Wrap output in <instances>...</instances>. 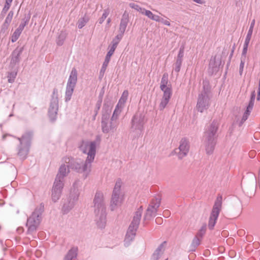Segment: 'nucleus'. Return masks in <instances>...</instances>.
I'll list each match as a JSON object with an SVG mask.
<instances>
[{
	"instance_id": "1",
	"label": "nucleus",
	"mask_w": 260,
	"mask_h": 260,
	"mask_svg": "<svg viewBox=\"0 0 260 260\" xmlns=\"http://www.w3.org/2000/svg\"><path fill=\"white\" fill-rule=\"evenodd\" d=\"M68 164V168L76 172L82 174L84 179L87 177L91 172V164L85 160V161L75 159L73 158L67 157L64 159Z\"/></svg>"
},
{
	"instance_id": "2",
	"label": "nucleus",
	"mask_w": 260,
	"mask_h": 260,
	"mask_svg": "<svg viewBox=\"0 0 260 260\" xmlns=\"http://www.w3.org/2000/svg\"><path fill=\"white\" fill-rule=\"evenodd\" d=\"M81 182L79 180H76L71 189L69 197L63 203L62 211L63 214H67L75 206L78 200L80 191L79 188L81 186Z\"/></svg>"
},
{
	"instance_id": "3",
	"label": "nucleus",
	"mask_w": 260,
	"mask_h": 260,
	"mask_svg": "<svg viewBox=\"0 0 260 260\" xmlns=\"http://www.w3.org/2000/svg\"><path fill=\"white\" fill-rule=\"evenodd\" d=\"M146 121L144 112L138 111L133 116L131 121L130 133L133 135V139L141 135Z\"/></svg>"
},
{
	"instance_id": "4",
	"label": "nucleus",
	"mask_w": 260,
	"mask_h": 260,
	"mask_svg": "<svg viewBox=\"0 0 260 260\" xmlns=\"http://www.w3.org/2000/svg\"><path fill=\"white\" fill-rule=\"evenodd\" d=\"M219 123L217 120H214L208 130L205 132L206 151L207 154H212L216 145V134L218 128Z\"/></svg>"
},
{
	"instance_id": "5",
	"label": "nucleus",
	"mask_w": 260,
	"mask_h": 260,
	"mask_svg": "<svg viewBox=\"0 0 260 260\" xmlns=\"http://www.w3.org/2000/svg\"><path fill=\"white\" fill-rule=\"evenodd\" d=\"M32 135V132H27L24 134L21 138H17L20 142L17 148V154L22 159H24L27 157L30 146Z\"/></svg>"
},
{
	"instance_id": "6",
	"label": "nucleus",
	"mask_w": 260,
	"mask_h": 260,
	"mask_svg": "<svg viewBox=\"0 0 260 260\" xmlns=\"http://www.w3.org/2000/svg\"><path fill=\"white\" fill-rule=\"evenodd\" d=\"M43 211L44 206L41 204L40 207L36 208L30 217L27 218L26 226L28 228V234H32L37 230L40 223L41 215Z\"/></svg>"
},
{
	"instance_id": "7",
	"label": "nucleus",
	"mask_w": 260,
	"mask_h": 260,
	"mask_svg": "<svg viewBox=\"0 0 260 260\" xmlns=\"http://www.w3.org/2000/svg\"><path fill=\"white\" fill-rule=\"evenodd\" d=\"M122 181L118 179L114 187L110 202V209L112 211L115 210L121 205L123 200V194L121 190Z\"/></svg>"
},
{
	"instance_id": "8",
	"label": "nucleus",
	"mask_w": 260,
	"mask_h": 260,
	"mask_svg": "<svg viewBox=\"0 0 260 260\" xmlns=\"http://www.w3.org/2000/svg\"><path fill=\"white\" fill-rule=\"evenodd\" d=\"M58 110V90L54 88L51 95V98L48 111V115L50 121L54 122L57 119Z\"/></svg>"
},
{
	"instance_id": "9",
	"label": "nucleus",
	"mask_w": 260,
	"mask_h": 260,
	"mask_svg": "<svg viewBox=\"0 0 260 260\" xmlns=\"http://www.w3.org/2000/svg\"><path fill=\"white\" fill-rule=\"evenodd\" d=\"M77 71L75 68L72 69L68 79L65 92L64 101L68 103L71 98L75 87L77 82Z\"/></svg>"
},
{
	"instance_id": "10",
	"label": "nucleus",
	"mask_w": 260,
	"mask_h": 260,
	"mask_svg": "<svg viewBox=\"0 0 260 260\" xmlns=\"http://www.w3.org/2000/svg\"><path fill=\"white\" fill-rule=\"evenodd\" d=\"M79 148L82 153L87 155L86 160L92 163L94 159L96 154V141H83Z\"/></svg>"
},
{
	"instance_id": "11",
	"label": "nucleus",
	"mask_w": 260,
	"mask_h": 260,
	"mask_svg": "<svg viewBox=\"0 0 260 260\" xmlns=\"http://www.w3.org/2000/svg\"><path fill=\"white\" fill-rule=\"evenodd\" d=\"M222 203V197L219 194L217 196L215 201L209 218L208 227L210 230H212L215 225L219 212L221 209Z\"/></svg>"
},
{
	"instance_id": "12",
	"label": "nucleus",
	"mask_w": 260,
	"mask_h": 260,
	"mask_svg": "<svg viewBox=\"0 0 260 260\" xmlns=\"http://www.w3.org/2000/svg\"><path fill=\"white\" fill-rule=\"evenodd\" d=\"M160 204L159 198H153L147 208L146 213L144 216V220H149L152 216H154L157 211V209Z\"/></svg>"
},
{
	"instance_id": "13",
	"label": "nucleus",
	"mask_w": 260,
	"mask_h": 260,
	"mask_svg": "<svg viewBox=\"0 0 260 260\" xmlns=\"http://www.w3.org/2000/svg\"><path fill=\"white\" fill-rule=\"evenodd\" d=\"M143 212V208L140 207L135 212L133 220L129 224L127 232L136 234V232L139 228Z\"/></svg>"
},
{
	"instance_id": "14",
	"label": "nucleus",
	"mask_w": 260,
	"mask_h": 260,
	"mask_svg": "<svg viewBox=\"0 0 260 260\" xmlns=\"http://www.w3.org/2000/svg\"><path fill=\"white\" fill-rule=\"evenodd\" d=\"M94 213L95 215L100 214V212L105 211V206L104 202V195L101 191H97L93 200Z\"/></svg>"
},
{
	"instance_id": "15",
	"label": "nucleus",
	"mask_w": 260,
	"mask_h": 260,
	"mask_svg": "<svg viewBox=\"0 0 260 260\" xmlns=\"http://www.w3.org/2000/svg\"><path fill=\"white\" fill-rule=\"evenodd\" d=\"M64 182L55 179L51 190V199L53 202H56L60 198Z\"/></svg>"
},
{
	"instance_id": "16",
	"label": "nucleus",
	"mask_w": 260,
	"mask_h": 260,
	"mask_svg": "<svg viewBox=\"0 0 260 260\" xmlns=\"http://www.w3.org/2000/svg\"><path fill=\"white\" fill-rule=\"evenodd\" d=\"M210 105V98L208 94H199L197 104V109L199 112H203L207 109Z\"/></svg>"
},
{
	"instance_id": "17",
	"label": "nucleus",
	"mask_w": 260,
	"mask_h": 260,
	"mask_svg": "<svg viewBox=\"0 0 260 260\" xmlns=\"http://www.w3.org/2000/svg\"><path fill=\"white\" fill-rule=\"evenodd\" d=\"M179 150L178 156L179 159H182L187 155L189 150V143L186 138H184L181 140Z\"/></svg>"
},
{
	"instance_id": "18",
	"label": "nucleus",
	"mask_w": 260,
	"mask_h": 260,
	"mask_svg": "<svg viewBox=\"0 0 260 260\" xmlns=\"http://www.w3.org/2000/svg\"><path fill=\"white\" fill-rule=\"evenodd\" d=\"M24 50L23 47H17L12 53L10 64L12 66L18 63L20 60V55Z\"/></svg>"
},
{
	"instance_id": "19",
	"label": "nucleus",
	"mask_w": 260,
	"mask_h": 260,
	"mask_svg": "<svg viewBox=\"0 0 260 260\" xmlns=\"http://www.w3.org/2000/svg\"><path fill=\"white\" fill-rule=\"evenodd\" d=\"M70 168H68V165L62 164L59 168L58 173L57 174L55 179L64 182V177L70 173Z\"/></svg>"
},
{
	"instance_id": "20",
	"label": "nucleus",
	"mask_w": 260,
	"mask_h": 260,
	"mask_svg": "<svg viewBox=\"0 0 260 260\" xmlns=\"http://www.w3.org/2000/svg\"><path fill=\"white\" fill-rule=\"evenodd\" d=\"M114 51L109 49L105 57V60L102 64L99 75V79H102L104 77L107 67L109 63L111 56L113 54Z\"/></svg>"
},
{
	"instance_id": "21",
	"label": "nucleus",
	"mask_w": 260,
	"mask_h": 260,
	"mask_svg": "<svg viewBox=\"0 0 260 260\" xmlns=\"http://www.w3.org/2000/svg\"><path fill=\"white\" fill-rule=\"evenodd\" d=\"M101 126L102 132L104 133H108L110 131H114L117 126V124L114 121H113L110 119L109 121L101 122Z\"/></svg>"
},
{
	"instance_id": "22",
	"label": "nucleus",
	"mask_w": 260,
	"mask_h": 260,
	"mask_svg": "<svg viewBox=\"0 0 260 260\" xmlns=\"http://www.w3.org/2000/svg\"><path fill=\"white\" fill-rule=\"evenodd\" d=\"M96 216V222L99 228L104 229L106 225V213L105 211L100 212L98 215Z\"/></svg>"
},
{
	"instance_id": "23",
	"label": "nucleus",
	"mask_w": 260,
	"mask_h": 260,
	"mask_svg": "<svg viewBox=\"0 0 260 260\" xmlns=\"http://www.w3.org/2000/svg\"><path fill=\"white\" fill-rule=\"evenodd\" d=\"M168 83V74L167 73H165L162 77L160 82V88L165 92L168 91V92H172L171 87L167 86Z\"/></svg>"
},
{
	"instance_id": "24",
	"label": "nucleus",
	"mask_w": 260,
	"mask_h": 260,
	"mask_svg": "<svg viewBox=\"0 0 260 260\" xmlns=\"http://www.w3.org/2000/svg\"><path fill=\"white\" fill-rule=\"evenodd\" d=\"M172 93V92H168V91L164 92L161 102L159 106L160 110H162L166 108L170 101Z\"/></svg>"
},
{
	"instance_id": "25",
	"label": "nucleus",
	"mask_w": 260,
	"mask_h": 260,
	"mask_svg": "<svg viewBox=\"0 0 260 260\" xmlns=\"http://www.w3.org/2000/svg\"><path fill=\"white\" fill-rule=\"evenodd\" d=\"M221 64V61L220 59L219 61H216V56L213 58H212L210 59L209 63V68L212 70V73L213 74L214 72H217L219 68V66Z\"/></svg>"
},
{
	"instance_id": "26",
	"label": "nucleus",
	"mask_w": 260,
	"mask_h": 260,
	"mask_svg": "<svg viewBox=\"0 0 260 260\" xmlns=\"http://www.w3.org/2000/svg\"><path fill=\"white\" fill-rule=\"evenodd\" d=\"M128 22V15L124 14L122 15V18L120 21V26H119V31L121 32L122 34H124L126 26L127 25V23Z\"/></svg>"
},
{
	"instance_id": "27",
	"label": "nucleus",
	"mask_w": 260,
	"mask_h": 260,
	"mask_svg": "<svg viewBox=\"0 0 260 260\" xmlns=\"http://www.w3.org/2000/svg\"><path fill=\"white\" fill-rule=\"evenodd\" d=\"M201 239L202 238H200L197 236L194 237L190 245L189 246V248L188 249L189 252H192L196 251L197 247L200 245Z\"/></svg>"
},
{
	"instance_id": "28",
	"label": "nucleus",
	"mask_w": 260,
	"mask_h": 260,
	"mask_svg": "<svg viewBox=\"0 0 260 260\" xmlns=\"http://www.w3.org/2000/svg\"><path fill=\"white\" fill-rule=\"evenodd\" d=\"M77 248L72 247L67 253L63 260H72L76 258L77 255Z\"/></svg>"
},
{
	"instance_id": "29",
	"label": "nucleus",
	"mask_w": 260,
	"mask_h": 260,
	"mask_svg": "<svg viewBox=\"0 0 260 260\" xmlns=\"http://www.w3.org/2000/svg\"><path fill=\"white\" fill-rule=\"evenodd\" d=\"M123 36V34H122V33L120 32L113 39L112 41V45L110 47V50L114 52L115 51L118 43H119L120 41L122 39Z\"/></svg>"
},
{
	"instance_id": "30",
	"label": "nucleus",
	"mask_w": 260,
	"mask_h": 260,
	"mask_svg": "<svg viewBox=\"0 0 260 260\" xmlns=\"http://www.w3.org/2000/svg\"><path fill=\"white\" fill-rule=\"evenodd\" d=\"M163 245L161 244L154 251L153 253L150 260H159L162 255L161 249L162 248Z\"/></svg>"
},
{
	"instance_id": "31",
	"label": "nucleus",
	"mask_w": 260,
	"mask_h": 260,
	"mask_svg": "<svg viewBox=\"0 0 260 260\" xmlns=\"http://www.w3.org/2000/svg\"><path fill=\"white\" fill-rule=\"evenodd\" d=\"M136 235L135 234L126 232L124 241L125 246L127 247L130 245L131 243L134 240Z\"/></svg>"
},
{
	"instance_id": "32",
	"label": "nucleus",
	"mask_w": 260,
	"mask_h": 260,
	"mask_svg": "<svg viewBox=\"0 0 260 260\" xmlns=\"http://www.w3.org/2000/svg\"><path fill=\"white\" fill-rule=\"evenodd\" d=\"M211 87L210 85L209 81L207 79H204L203 81V91L201 92L202 94H208L210 91Z\"/></svg>"
},
{
	"instance_id": "33",
	"label": "nucleus",
	"mask_w": 260,
	"mask_h": 260,
	"mask_svg": "<svg viewBox=\"0 0 260 260\" xmlns=\"http://www.w3.org/2000/svg\"><path fill=\"white\" fill-rule=\"evenodd\" d=\"M67 37V33L64 31H61L56 39V44L58 46L63 45L64 41Z\"/></svg>"
},
{
	"instance_id": "34",
	"label": "nucleus",
	"mask_w": 260,
	"mask_h": 260,
	"mask_svg": "<svg viewBox=\"0 0 260 260\" xmlns=\"http://www.w3.org/2000/svg\"><path fill=\"white\" fill-rule=\"evenodd\" d=\"M30 18V15L29 14L25 16L22 19L21 23L19 24L18 27L17 28L18 30L22 31L24 27L28 24Z\"/></svg>"
},
{
	"instance_id": "35",
	"label": "nucleus",
	"mask_w": 260,
	"mask_h": 260,
	"mask_svg": "<svg viewBox=\"0 0 260 260\" xmlns=\"http://www.w3.org/2000/svg\"><path fill=\"white\" fill-rule=\"evenodd\" d=\"M128 95V92L127 90H124L123 92V93H122V94L117 104H118V106H119L120 104V105L124 104V103L126 102V101L127 99Z\"/></svg>"
},
{
	"instance_id": "36",
	"label": "nucleus",
	"mask_w": 260,
	"mask_h": 260,
	"mask_svg": "<svg viewBox=\"0 0 260 260\" xmlns=\"http://www.w3.org/2000/svg\"><path fill=\"white\" fill-rule=\"evenodd\" d=\"M121 112V110L119 109V106L118 104H117L115 107V109L113 112L112 116L111 117V120L113 121H115L116 122V120H117L118 115Z\"/></svg>"
},
{
	"instance_id": "37",
	"label": "nucleus",
	"mask_w": 260,
	"mask_h": 260,
	"mask_svg": "<svg viewBox=\"0 0 260 260\" xmlns=\"http://www.w3.org/2000/svg\"><path fill=\"white\" fill-rule=\"evenodd\" d=\"M21 32L22 31L18 30V29H16L15 30L11 37V41L12 43L15 42L18 40Z\"/></svg>"
},
{
	"instance_id": "38",
	"label": "nucleus",
	"mask_w": 260,
	"mask_h": 260,
	"mask_svg": "<svg viewBox=\"0 0 260 260\" xmlns=\"http://www.w3.org/2000/svg\"><path fill=\"white\" fill-rule=\"evenodd\" d=\"M17 74V72H11L8 73L7 78L9 83H12L14 82Z\"/></svg>"
},
{
	"instance_id": "39",
	"label": "nucleus",
	"mask_w": 260,
	"mask_h": 260,
	"mask_svg": "<svg viewBox=\"0 0 260 260\" xmlns=\"http://www.w3.org/2000/svg\"><path fill=\"white\" fill-rule=\"evenodd\" d=\"M110 11L108 9L104 10V13L102 17L99 19V22L100 24H102L104 22L108 15L109 14Z\"/></svg>"
},
{
	"instance_id": "40",
	"label": "nucleus",
	"mask_w": 260,
	"mask_h": 260,
	"mask_svg": "<svg viewBox=\"0 0 260 260\" xmlns=\"http://www.w3.org/2000/svg\"><path fill=\"white\" fill-rule=\"evenodd\" d=\"M88 21V19L85 17H82L80 19L78 22V27L81 29L83 28L86 24Z\"/></svg>"
},
{
	"instance_id": "41",
	"label": "nucleus",
	"mask_w": 260,
	"mask_h": 260,
	"mask_svg": "<svg viewBox=\"0 0 260 260\" xmlns=\"http://www.w3.org/2000/svg\"><path fill=\"white\" fill-rule=\"evenodd\" d=\"M129 6L131 8L136 10V11L140 12L141 13H142V12L144 9V8L141 7L140 6H139L138 5H137L135 3H130L129 4Z\"/></svg>"
},
{
	"instance_id": "42",
	"label": "nucleus",
	"mask_w": 260,
	"mask_h": 260,
	"mask_svg": "<svg viewBox=\"0 0 260 260\" xmlns=\"http://www.w3.org/2000/svg\"><path fill=\"white\" fill-rule=\"evenodd\" d=\"M110 113L108 111H106L103 113L101 122L109 121H110Z\"/></svg>"
},
{
	"instance_id": "43",
	"label": "nucleus",
	"mask_w": 260,
	"mask_h": 260,
	"mask_svg": "<svg viewBox=\"0 0 260 260\" xmlns=\"http://www.w3.org/2000/svg\"><path fill=\"white\" fill-rule=\"evenodd\" d=\"M250 112H251L250 111H247V110H246V111H245V112L242 116L241 120L240 121V122L239 123V126H241L243 124V123L247 119Z\"/></svg>"
},
{
	"instance_id": "44",
	"label": "nucleus",
	"mask_w": 260,
	"mask_h": 260,
	"mask_svg": "<svg viewBox=\"0 0 260 260\" xmlns=\"http://www.w3.org/2000/svg\"><path fill=\"white\" fill-rule=\"evenodd\" d=\"M182 62V60L176 59V62L175 63L174 71L177 73H179L180 71Z\"/></svg>"
},
{
	"instance_id": "45",
	"label": "nucleus",
	"mask_w": 260,
	"mask_h": 260,
	"mask_svg": "<svg viewBox=\"0 0 260 260\" xmlns=\"http://www.w3.org/2000/svg\"><path fill=\"white\" fill-rule=\"evenodd\" d=\"M184 48L183 46H181L177 55V59L183 60L184 56Z\"/></svg>"
},
{
	"instance_id": "46",
	"label": "nucleus",
	"mask_w": 260,
	"mask_h": 260,
	"mask_svg": "<svg viewBox=\"0 0 260 260\" xmlns=\"http://www.w3.org/2000/svg\"><path fill=\"white\" fill-rule=\"evenodd\" d=\"M102 99H99V100L96 102V105H95V109H94V113H95V115L94 116H95L98 114V112H99V110L100 109V108H101V105H102Z\"/></svg>"
},
{
	"instance_id": "47",
	"label": "nucleus",
	"mask_w": 260,
	"mask_h": 260,
	"mask_svg": "<svg viewBox=\"0 0 260 260\" xmlns=\"http://www.w3.org/2000/svg\"><path fill=\"white\" fill-rule=\"evenodd\" d=\"M13 16V12L11 11L8 13V14L5 20V22H6V23L10 24V23L12 21Z\"/></svg>"
},
{
	"instance_id": "48",
	"label": "nucleus",
	"mask_w": 260,
	"mask_h": 260,
	"mask_svg": "<svg viewBox=\"0 0 260 260\" xmlns=\"http://www.w3.org/2000/svg\"><path fill=\"white\" fill-rule=\"evenodd\" d=\"M142 14H144L147 16L149 18L152 19L153 16V14L149 10H147L144 8L142 13Z\"/></svg>"
},
{
	"instance_id": "49",
	"label": "nucleus",
	"mask_w": 260,
	"mask_h": 260,
	"mask_svg": "<svg viewBox=\"0 0 260 260\" xmlns=\"http://www.w3.org/2000/svg\"><path fill=\"white\" fill-rule=\"evenodd\" d=\"M254 25H255V20L253 19V20H252V21H251V22L250 23V25L249 30L248 31L247 34H249V35L252 36Z\"/></svg>"
},
{
	"instance_id": "50",
	"label": "nucleus",
	"mask_w": 260,
	"mask_h": 260,
	"mask_svg": "<svg viewBox=\"0 0 260 260\" xmlns=\"http://www.w3.org/2000/svg\"><path fill=\"white\" fill-rule=\"evenodd\" d=\"M244 64H245L244 59L241 58L240 64V67H239V73H240V75H241L242 74Z\"/></svg>"
},
{
	"instance_id": "51",
	"label": "nucleus",
	"mask_w": 260,
	"mask_h": 260,
	"mask_svg": "<svg viewBox=\"0 0 260 260\" xmlns=\"http://www.w3.org/2000/svg\"><path fill=\"white\" fill-rule=\"evenodd\" d=\"M251 35L247 34L245 40L244 45L248 46L250 41V39H251Z\"/></svg>"
},
{
	"instance_id": "52",
	"label": "nucleus",
	"mask_w": 260,
	"mask_h": 260,
	"mask_svg": "<svg viewBox=\"0 0 260 260\" xmlns=\"http://www.w3.org/2000/svg\"><path fill=\"white\" fill-rule=\"evenodd\" d=\"M254 101H252L250 100L249 101L248 105L247 106V108H246V110H247V111H249L250 112L251 111V110H252L253 105H254Z\"/></svg>"
},
{
	"instance_id": "53",
	"label": "nucleus",
	"mask_w": 260,
	"mask_h": 260,
	"mask_svg": "<svg viewBox=\"0 0 260 260\" xmlns=\"http://www.w3.org/2000/svg\"><path fill=\"white\" fill-rule=\"evenodd\" d=\"M9 25L10 24L6 23V22H4L2 27L1 32H5V31L8 28Z\"/></svg>"
},
{
	"instance_id": "54",
	"label": "nucleus",
	"mask_w": 260,
	"mask_h": 260,
	"mask_svg": "<svg viewBox=\"0 0 260 260\" xmlns=\"http://www.w3.org/2000/svg\"><path fill=\"white\" fill-rule=\"evenodd\" d=\"M248 47V46H245V45L243 46V50H242V52L241 58H242L243 57H245L247 52Z\"/></svg>"
},
{
	"instance_id": "55",
	"label": "nucleus",
	"mask_w": 260,
	"mask_h": 260,
	"mask_svg": "<svg viewBox=\"0 0 260 260\" xmlns=\"http://www.w3.org/2000/svg\"><path fill=\"white\" fill-rule=\"evenodd\" d=\"M152 20H154L157 22H160V21L161 20V18L158 15H156L154 14Z\"/></svg>"
},
{
	"instance_id": "56",
	"label": "nucleus",
	"mask_w": 260,
	"mask_h": 260,
	"mask_svg": "<svg viewBox=\"0 0 260 260\" xmlns=\"http://www.w3.org/2000/svg\"><path fill=\"white\" fill-rule=\"evenodd\" d=\"M160 22L164 24H165L166 25H167V26L170 25V22L169 21H168L167 20L163 19L162 18H161V20L160 21Z\"/></svg>"
},
{
	"instance_id": "57",
	"label": "nucleus",
	"mask_w": 260,
	"mask_h": 260,
	"mask_svg": "<svg viewBox=\"0 0 260 260\" xmlns=\"http://www.w3.org/2000/svg\"><path fill=\"white\" fill-rule=\"evenodd\" d=\"M205 233V230L204 229V228H202V229L201 230L200 232H199L197 236H198V237H200L201 238L202 237V235Z\"/></svg>"
},
{
	"instance_id": "58",
	"label": "nucleus",
	"mask_w": 260,
	"mask_h": 260,
	"mask_svg": "<svg viewBox=\"0 0 260 260\" xmlns=\"http://www.w3.org/2000/svg\"><path fill=\"white\" fill-rule=\"evenodd\" d=\"M255 98V91H253L251 93V97H250V100L254 102Z\"/></svg>"
},
{
	"instance_id": "59",
	"label": "nucleus",
	"mask_w": 260,
	"mask_h": 260,
	"mask_svg": "<svg viewBox=\"0 0 260 260\" xmlns=\"http://www.w3.org/2000/svg\"><path fill=\"white\" fill-rule=\"evenodd\" d=\"M162 221V218L161 217H157L155 219V222L157 224H160Z\"/></svg>"
},
{
	"instance_id": "60",
	"label": "nucleus",
	"mask_w": 260,
	"mask_h": 260,
	"mask_svg": "<svg viewBox=\"0 0 260 260\" xmlns=\"http://www.w3.org/2000/svg\"><path fill=\"white\" fill-rule=\"evenodd\" d=\"M256 99L257 101L260 100V85H258V92Z\"/></svg>"
},
{
	"instance_id": "61",
	"label": "nucleus",
	"mask_w": 260,
	"mask_h": 260,
	"mask_svg": "<svg viewBox=\"0 0 260 260\" xmlns=\"http://www.w3.org/2000/svg\"><path fill=\"white\" fill-rule=\"evenodd\" d=\"M235 45L233 47V48H232V50L231 51V52L230 54V56H229V59H231L233 55V53H234V50H235Z\"/></svg>"
},
{
	"instance_id": "62",
	"label": "nucleus",
	"mask_w": 260,
	"mask_h": 260,
	"mask_svg": "<svg viewBox=\"0 0 260 260\" xmlns=\"http://www.w3.org/2000/svg\"><path fill=\"white\" fill-rule=\"evenodd\" d=\"M193 2H196L197 4H203L205 3V2L202 0H192Z\"/></svg>"
},
{
	"instance_id": "63",
	"label": "nucleus",
	"mask_w": 260,
	"mask_h": 260,
	"mask_svg": "<svg viewBox=\"0 0 260 260\" xmlns=\"http://www.w3.org/2000/svg\"><path fill=\"white\" fill-rule=\"evenodd\" d=\"M8 10H9V9L8 8L4 7V8L3 9L2 12L4 13H6Z\"/></svg>"
},
{
	"instance_id": "64",
	"label": "nucleus",
	"mask_w": 260,
	"mask_h": 260,
	"mask_svg": "<svg viewBox=\"0 0 260 260\" xmlns=\"http://www.w3.org/2000/svg\"><path fill=\"white\" fill-rule=\"evenodd\" d=\"M12 1L13 0H6L5 3H7L11 5Z\"/></svg>"
}]
</instances>
